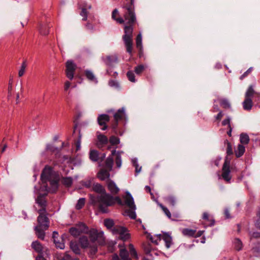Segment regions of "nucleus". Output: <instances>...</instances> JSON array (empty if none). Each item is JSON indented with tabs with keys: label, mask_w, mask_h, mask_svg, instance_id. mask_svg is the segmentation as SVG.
<instances>
[{
	"label": "nucleus",
	"mask_w": 260,
	"mask_h": 260,
	"mask_svg": "<svg viewBox=\"0 0 260 260\" xmlns=\"http://www.w3.org/2000/svg\"><path fill=\"white\" fill-rule=\"evenodd\" d=\"M258 215L259 216V218L256 220L255 225L257 228L260 229V208L258 212Z\"/></svg>",
	"instance_id": "56"
},
{
	"label": "nucleus",
	"mask_w": 260,
	"mask_h": 260,
	"mask_svg": "<svg viewBox=\"0 0 260 260\" xmlns=\"http://www.w3.org/2000/svg\"><path fill=\"white\" fill-rule=\"evenodd\" d=\"M137 47L141 50L142 49V37L141 33H139L136 38Z\"/></svg>",
	"instance_id": "29"
},
{
	"label": "nucleus",
	"mask_w": 260,
	"mask_h": 260,
	"mask_svg": "<svg viewBox=\"0 0 260 260\" xmlns=\"http://www.w3.org/2000/svg\"><path fill=\"white\" fill-rule=\"evenodd\" d=\"M125 205L129 208L125 211L124 215L128 216L132 219H135L136 214L135 212L136 206L134 204V199L131 193L128 192H126V195L124 197Z\"/></svg>",
	"instance_id": "6"
},
{
	"label": "nucleus",
	"mask_w": 260,
	"mask_h": 260,
	"mask_svg": "<svg viewBox=\"0 0 260 260\" xmlns=\"http://www.w3.org/2000/svg\"><path fill=\"white\" fill-rule=\"evenodd\" d=\"M113 165V159L112 157H109L106 160L105 167L108 171H111L112 169Z\"/></svg>",
	"instance_id": "27"
},
{
	"label": "nucleus",
	"mask_w": 260,
	"mask_h": 260,
	"mask_svg": "<svg viewBox=\"0 0 260 260\" xmlns=\"http://www.w3.org/2000/svg\"><path fill=\"white\" fill-rule=\"evenodd\" d=\"M129 250L131 256L133 258H137L138 255L137 252L135 250L134 246L131 244L129 245Z\"/></svg>",
	"instance_id": "37"
},
{
	"label": "nucleus",
	"mask_w": 260,
	"mask_h": 260,
	"mask_svg": "<svg viewBox=\"0 0 260 260\" xmlns=\"http://www.w3.org/2000/svg\"><path fill=\"white\" fill-rule=\"evenodd\" d=\"M182 233L184 236L197 237L201 236L203 232L200 231L196 233V231L194 230L184 229L182 230Z\"/></svg>",
	"instance_id": "15"
},
{
	"label": "nucleus",
	"mask_w": 260,
	"mask_h": 260,
	"mask_svg": "<svg viewBox=\"0 0 260 260\" xmlns=\"http://www.w3.org/2000/svg\"><path fill=\"white\" fill-rule=\"evenodd\" d=\"M240 140L241 143L243 144H247L249 141L248 136L246 134H242L240 137Z\"/></svg>",
	"instance_id": "30"
},
{
	"label": "nucleus",
	"mask_w": 260,
	"mask_h": 260,
	"mask_svg": "<svg viewBox=\"0 0 260 260\" xmlns=\"http://www.w3.org/2000/svg\"><path fill=\"white\" fill-rule=\"evenodd\" d=\"M109 116L107 114H101L98 117L99 124L102 126L101 129L105 130L107 128V123L109 121Z\"/></svg>",
	"instance_id": "11"
},
{
	"label": "nucleus",
	"mask_w": 260,
	"mask_h": 260,
	"mask_svg": "<svg viewBox=\"0 0 260 260\" xmlns=\"http://www.w3.org/2000/svg\"><path fill=\"white\" fill-rule=\"evenodd\" d=\"M85 200L84 198H80L76 205V208L78 210L81 209L84 205Z\"/></svg>",
	"instance_id": "39"
},
{
	"label": "nucleus",
	"mask_w": 260,
	"mask_h": 260,
	"mask_svg": "<svg viewBox=\"0 0 260 260\" xmlns=\"http://www.w3.org/2000/svg\"><path fill=\"white\" fill-rule=\"evenodd\" d=\"M252 252L256 256L260 255V245H258L257 247H253Z\"/></svg>",
	"instance_id": "49"
},
{
	"label": "nucleus",
	"mask_w": 260,
	"mask_h": 260,
	"mask_svg": "<svg viewBox=\"0 0 260 260\" xmlns=\"http://www.w3.org/2000/svg\"><path fill=\"white\" fill-rule=\"evenodd\" d=\"M209 218V215L207 213L205 212L203 215V218L206 220H208Z\"/></svg>",
	"instance_id": "62"
},
{
	"label": "nucleus",
	"mask_w": 260,
	"mask_h": 260,
	"mask_svg": "<svg viewBox=\"0 0 260 260\" xmlns=\"http://www.w3.org/2000/svg\"><path fill=\"white\" fill-rule=\"evenodd\" d=\"M62 182L66 186L69 187L72 184L73 179L71 177L63 178Z\"/></svg>",
	"instance_id": "34"
},
{
	"label": "nucleus",
	"mask_w": 260,
	"mask_h": 260,
	"mask_svg": "<svg viewBox=\"0 0 260 260\" xmlns=\"http://www.w3.org/2000/svg\"><path fill=\"white\" fill-rule=\"evenodd\" d=\"M144 66L143 65L140 64L137 66L135 68V72L137 74L139 75L144 71Z\"/></svg>",
	"instance_id": "47"
},
{
	"label": "nucleus",
	"mask_w": 260,
	"mask_h": 260,
	"mask_svg": "<svg viewBox=\"0 0 260 260\" xmlns=\"http://www.w3.org/2000/svg\"><path fill=\"white\" fill-rule=\"evenodd\" d=\"M127 77L128 79V80L132 82H135L136 81V80H135V75L133 73V72L132 71H128L127 73Z\"/></svg>",
	"instance_id": "48"
},
{
	"label": "nucleus",
	"mask_w": 260,
	"mask_h": 260,
	"mask_svg": "<svg viewBox=\"0 0 260 260\" xmlns=\"http://www.w3.org/2000/svg\"><path fill=\"white\" fill-rule=\"evenodd\" d=\"M85 75L86 77L91 81L95 83H96L98 82L96 78H95L93 73L91 71L89 70H86L85 71Z\"/></svg>",
	"instance_id": "21"
},
{
	"label": "nucleus",
	"mask_w": 260,
	"mask_h": 260,
	"mask_svg": "<svg viewBox=\"0 0 260 260\" xmlns=\"http://www.w3.org/2000/svg\"><path fill=\"white\" fill-rule=\"evenodd\" d=\"M222 115H223V114H222V112H220L217 114V115L216 116V118L217 119H221V118L222 117Z\"/></svg>",
	"instance_id": "63"
},
{
	"label": "nucleus",
	"mask_w": 260,
	"mask_h": 260,
	"mask_svg": "<svg viewBox=\"0 0 260 260\" xmlns=\"http://www.w3.org/2000/svg\"><path fill=\"white\" fill-rule=\"evenodd\" d=\"M41 179L44 185L40 187V190L52 192L56 191L58 187V177L51 168L45 167L42 173Z\"/></svg>",
	"instance_id": "4"
},
{
	"label": "nucleus",
	"mask_w": 260,
	"mask_h": 260,
	"mask_svg": "<svg viewBox=\"0 0 260 260\" xmlns=\"http://www.w3.org/2000/svg\"><path fill=\"white\" fill-rule=\"evenodd\" d=\"M234 245L235 248L237 250H240L242 249L243 244L241 241L239 239H235L234 241Z\"/></svg>",
	"instance_id": "32"
},
{
	"label": "nucleus",
	"mask_w": 260,
	"mask_h": 260,
	"mask_svg": "<svg viewBox=\"0 0 260 260\" xmlns=\"http://www.w3.org/2000/svg\"><path fill=\"white\" fill-rule=\"evenodd\" d=\"M108 170H102L98 173V177L102 180H104L106 179H109L110 173Z\"/></svg>",
	"instance_id": "18"
},
{
	"label": "nucleus",
	"mask_w": 260,
	"mask_h": 260,
	"mask_svg": "<svg viewBox=\"0 0 260 260\" xmlns=\"http://www.w3.org/2000/svg\"><path fill=\"white\" fill-rule=\"evenodd\" d=\"M89 235L90 240L92 242L98 241L100 244H103L104 243L105 238L103 232H98L96 230L92 229L89 232Z\"/></svg>",
	"instance_id": "8"
},
{
	"label": "nucleus",
	"mask_w": 260,
	"mask_h": 260,
	"mask_svg": "<svg viewBox=\"0 0 260 260\" xmlns=\"http://www.w3.org/2000/svg\"><path fill=\"white\" fill-rule=\"evenodd\" d=\"M245 150V147L243 145L239 144L237 149L235 150V154L236 156L237 157L241 156L244 154Z\"/></svg>",
	"instance_id": "22"
},
{
	"label": "nucleus",
	"mask_w": 260,
	"mask_h": 260,
	"mask_svg": "<svg viewBox=\"0 0 260 260\" xmlns=\"http://www.w3.org/2000/svg\"><path fill=\"white\" fill-rule=\"evenodd\" d=\"M92 189L99 194L96 197L90 196V201L101 212L104 213L109 212L108 208L113 206L116 203L120 205H122V202L119 197H114L107 193L104 187L101 184L99 183L93 184Z\"/></svg>",
	"instance_id": "2"
},
{
	"label": "nucleus",
	"mask_w": 260,
	"mask_h": 260,
	"mask_svg": "<svg viewBox=\"0 0 260 260\" xmlns=\"http://www.w3.org/2000/svg\"><path fill=\"white\" fill-rule=\"evenodd\" d=\"M123 9H124V19L122 17L116 18V15L118 14V12L116 9L113 11L112 17L119 23H125L128 25L124 27V35L122 37V39L127 52L132 55L133 51V25L136 21V17L132 8L124 7L123 8Z\"/></svg>",
	"instance_id": "1"
},
{
	"label": "nucleus",
	"mask_w": 260,
	"mask_h": 260,
	"mask_svg": "<svg viewBox=\"0 0 260 260\" xmlns=\"http://www.w3.org/2000/svg\"><path fill=\"white\" fill-rule=\"evenodd\" d=\"M71 82L68 81H67L65 82L64 83V89L65 91H67L69 88L71 87Z\"/></svg>",
	"instance_id": "58"
},
{
	"label": "nucleus",
	"mask_w": 260,
	"mask_h": 260,
	"mask_svg": "<svg viewBox=\"0 0 260 260\" xmlns=\"http://www.w3.org/2000/svg\"><path fill=\"white\" fill-rule=\"evenodd\" d=\"M117 60V57L116 55H112V56H106L105 62V63L109 65L113 62H115Z\"/></svg>",
	"instance_id": "28"
},
{
	"label": "nucleus",
	"mask_w": 260,
	"mask_h": 260,
	"mask_svg": "<svg viewBox=\"0 0 260 260\" xmlns=\"http://www.w3.org/2000/svg\"><path fill=\"white\" fill-rule=\"evenodd\" d=\"M166 202L170 205L174 206L176 204V199L172 196L165 198Z\"/></svg>",
	"instance_id": "36"
},
{
	"label": "nucleus",
	"mask_w": 260,
	"mask_h": 260,
	"mask_svg": "<svg viewBox=\"0 0 260 260\" xmlns=\"http://www.w3.org/2000/svg\"><path fill=\"white\" fill-rule=\"evenodd\" d=\"M70 248L75 254H80V250L76 242L71 241L70 242Z\"/></svg>",
	"instance_id": "23"
},
{
	"label": "nucleus",
	"mask_w": 260,
	"mask_h": 260,
	"mask_svg": "<svg viewBox=\"0 0 260 260\" xmlns=\"http://www.w3.org/2000/svg\"><path fill=\"white\" fill-rule=\"evenodd\" d=\"M253 69L252 67L249 68L240 77L241 79L245 78L249 73H250Z\"/></svg>",
	"instance_id": "53"
},
{
	"label": "nucleus",
	"mask_w": 260,
	"mask_h": 260,
	"mask_svg": "<svg viewBox=\"0 0 260 260\" xmlns=\"http://www.w3.org/2000/svg\"><path fill=\"white\" fill-rule=\"evenodd\" d=\"M243 107L245 110H250L252 106V99H247L245 98V100L243 102Z\"/></svg>",
	"instance_id": "19"
},
{
	"label": "nucleus",
	"mask_w": 260,
	"mask_h": 260,
	"mask_svg": "<svg viewBox=\"0 0 260 260\" xmlns=\"http://www.w3.org/2000/svg\"><path fill=\"white\" fill-rule=\"evenodd\" d=\"M230 159L226 156L222 167V172L221 174L222 178L227 182H230L232 178L231 174V172L235 171V168L232 167L231 170L230 168Z\"/></svg>",
	"instance_id": "7"
},
{
	"label": "nucleus",
	"mask_w": 260,
	"mask_h": 260,
	"mask_svg": "<svg viewBox=\"0 0 260 260\" xmlns=\"http://www.w3.org/2000/svg\"><path fill=\"white\" fill-rule=\"evenodd\" d=\"M226 153L228 155H230L233 154L232 147L229 142L227 143Z\"/></svg>",
	"instance_id": "50"
},
{
	"label": "nucleus",
	"mask_w": 260,
	"mask_h": 260,
	"mask_svg": "<svg viewBox=\"0 0 260 260\" xmlns=\"http://www.w3.org/2000/svg\"><path fill=\"white\" fill-rule=\"evenodd\" d=\"M159 206L160 207L161 209L163 210L164 212L165 213V214L167 215V216L171 219V214L168 209L165 206H164L162 204H159Z\"/></svg>",
	"instance_id": "41"
},
{
	"label": "nucleus",
	"mask_w": 260,
	"mask_h": 260,
	"mask_svg": "<svg viewBox=\"0 0 260 260\" xmlns=\"http://www.w3.org/2000/svg\"><path fill=\"white\" fill-rule=\"evenodd\" d=\"M224 214L226 218H230L231 217L229 211L228 209H225L224 211Z\"/></svg>",
	"instance_id": "61"
},
{
	"label": "nucleus",
	"mask_w": 260,
	"mask_h": 260,
	"mask_svg": "<svg viewBox=\"0 0 260 260\" xmlns=\"http://www.w3.org/2000/svg\"><path fill=\"white\" fill-rule=\"evenodd\" d=\"M109 85L112 87H113V86L117 87L118 86V83L116 81H113V80L110 81L109 82Z\"/></svg>",
	"instance_id": "59"
},
{
	"label": "nucleus",
	"mask_w": 260,
	"mask_h": 260,
	"mask_svg": "<svg viewBox=\"0 0 260 260\" xmlns=\"http://www.w3.org/2000/svg\"><path fill=\"white\" fill-rule=\"evenodd\" d=\"M115 162L117 168H120L121 166L122 160L121 157V154L119 152H118L116 154Z\"/></svg>",
	"instance_id": "38"
},
{
	"label": "nucleus",
	"mask_w": 260,
	"mask_h": 260,
	"mask_svg": "<svg viewBox=\"0 0 260 260\" xmlns=\"http://www.w3.org/2000/svg\"><path fill=\"white\" fill-rule=\"evenodd\" d=\"M12 80H10L8 86V96H11V92L12 90Z\"/></svg>",
	"instance_id": "51"
},
{
	"label": "nucleus",
	"mask_w": 260,
	"mask_h": 260,
	"mask_svg": "<svg viewBox=\"0 0 260 260\" xmlns=\"http://www.w3.org/2000/svg\"><path fill=\"white\" fill-rule=\"evenodd\" d=\"M81 246L83 248H86L89 247V241L88 240V238L86 236H82L80 238L79 240Z\"/></svg>",
	"instance_id": "20"
},
{
	"label": "nucleus",
	"mask_w": 260,
	"mask_h": 260,
	"mask_svg": "<svg viewBox=\"0 0 260 260\" xmlns=\"http://www.w3.org/2000/svg\"><path fill=\"white\" fill-rule=\"evenodd\" d=\"M120 256L122 260H131L129 257L128 252L125 248L120 249Z\"/></svg>",
	"instance_id": "25"
},
{
	"label": "nucleus",
	"mask_w": 260,
	"mask_h": 260,
	"mask_svg": "<svg viewBox=\"0 0 260 260\" xmlns=\"http://www.w3.org/2000/svg\"><path fill=\"white\" fill-rule=\"evenodd\" d=\"M159 240L162 239L165 242L166 247L167 248H169L173 244L172 238L170 234L168 233H165L162 235H158L157 236Z\"/></svg>",
	"instance_id": "14"
},
{
	"label": "nucleus",
	"mask_w": 260,
	"mask_h": 260,
	"mask_svg": "<svg viewBox=\"0 0 260 260\" xmlns=\"http://www.w3.org/2000/svg\"><path fill=\"white\" fill-rule=\"evenodd\" d=\"M106 184L108 189L112 194H116L119 191V188L113 181L108 179L106 181Z\"/></svg>",
	"instance_id": "13"
},
{
	"label": "nucleus",
	"mask_w": 260,
	"mask_h": 260,
	"mask_svg": "<svg viewBox=\"0 0 260 260\" xmlns=\"http://www.w3.org/2000/svg\"><path fill=\"white\" fill-rule=\"evenodd\" d=\"M97 138L98 140V145L100 147V145H104L108 143V140L106 136L104 135L97 133Z\"/></svg>",
	"instance_id": "17"
},
{
	"label": "nucleus",
	"mask_w": 260,
	"mask_h": 260,
	"mask_svg": "<svg viewBox=\"0 0 260 260\" xmlns=\"http://www.w3.org/2000/svg\"><path fill=\"white\" fill-rule=\"evenodd\" d=\"M80 230H78L76 226L71 228L70 229V234L74 237H77L81 234L80 232Z\"/></svg>",
	"instance_id": "35"
},
{
	"label": "nucleus",
	"mask_w": 260,
	"mask_h": 260,
	"mask_svg": "<svg viewBox=\"0 0 260 260\" xmlns=\"http://www.w3.org/2000/svg\"><path fill=\"white\" fill-rule=\"evenodd\" d=\"M37 203L41 207L38 211L39 216L38 217V225L35 227L36 233L38 237L43 239L45 237L44 231L47 230L49 227V221L46 216V202L44 199L41 196L38 197L36 199Z\"/></svg>",
	"instance_id": "3"
},
{
	"label": "nucleus",
	"mask_w": 260,
	"mask_h": 260,
	"mask_svg": "<svg viewBox=\"0 0 260 260\" xmlns=\"http://www.w3.org/2000/svg\"><path fill=\"white\" fill-rule=\"evenodd\" d=\"M81 136L80 135L76 143V150H79L81 148Z\"/></svg>",
	"instance_id": "54"
},
{
	"label": "nucleus",
	"mask_w": 260,
	"mask_h": 260,
	"mask_svg": "<svg viewBox=\"0 0 260 260\" xmlns=\"http://www.w3.org/2000/svg\"><path fill=\"white\" fill-rule=\"evenodd\" d=\"M125 116V110L124 108H122L118 110L117 112H116L114 114V118L115 120V123L112 125V128L113 129L115 133L117 134V132L116 131V127L117 126V122L122 119L124 118Z\"/></svg>",
	"instance_id": "10"
},
{
	"label": "nucleus",
	"mask_w": 260,
	"mask_h": 260,
	"mask_svg": "<svg viewBox=\"0 0 260 260\" xmlns=\"http://www.w3.org/2000/svg\"><path fill=\"white\" fill-rule=\"evenodd\" d=\"M54 244H55V246L61 249H62L64 248V244L62 242V240L61 239V241L59 240H55V241L54 242Z\"/></svg>",
	"instance_id": "42"
},
{
	"label": "nucleus",
	"mask_w": 260,
	"mask_h": 260,
	"mask_svg": "<svg viewBox=\"0 0 260 260\" xmlns=\"http://www.w3.org/2000/svg\"><path fill=\"white\" fill-rule=\"evenodd\" d=\"M250 238H259L260 237V233L254 232L252 234L249 233Z\"/></svg>",
	"instance_id": "57"
},
{
	"label": "nucleus",
	"mask_w": 260,
	"mask_h": 260,
	"mask_svg": "<svg viewBox=\"0 0 260 260\" xmlns=\"http://www.w3.org/2000/svg\"><path fill=\"white\" fill-rule=\"evenodd\" d=\"M112 260H120L117 254H114L113 256Z\"/></svg>",
	"instance_id": "64"
},
{
	"label": "nucleus",
	"mask_w": 260,
	"mask_h": 260,
	"mask_svg": "<svg viewBox=\"0 0 260 260\" xmlns=\"http://www.w3.org/2000/svg\"><path fill=\"white\" fill-rule=\"evenodd\" d=\"M46 150L53 152H57L58 151V148L51 144H48L46 146Z\"/></svg>",
	"instance_id": "44"
},
{
	"label": "nucleus",
	"mask_w": 260,
	"mask_h": 260,
	"mask_svg": "<svg viewBox=\"0 0 260 260\" xmlns=\"http://www.w3.org/2000/svg\"><path fill=\"white\" fill-rule=\"evenodd\" d=\"M132 162L133 166L135 167V171L137 174L140 173L141 171V167H139L138 163V159L137 158H133L132 159Z\"/></svg>",
	"instance_id": "31"
},
{
	"label": "nucleus",
	"mask_w": 260,
	"mask_h": 260,
	"mask_svg": "<svg viewBox=\"0 0 260 260\" xmlns=\"http://www.w3.org/2000/svg\"><path fill=\"white\" fill-rule=\"evenodd\" d=\"M254 94H257L258 96H260V93H257L254 91L253 86L252 85H250L249 86L245 93V98L247 99H252V98Z\"/></svg>",
	"instance_id": "16"
},
{
	"label": "nucleus",
	"mask_w": 260,
	"mask_h": 260,
	"mask_svg": "<svg viewBox=\"0 0 260 260\" xmlns=\"http://www.w3.org/2000/svg\"><path fill=\"white\" fill-rule=\"evenodd\" d=\"M58 237V233L56 232H53L52 237L53 238L54 242L55 241V240H57Z\"/></svg>",
	"instance_id": "60"
},
{
	"label": "nucleus",
	"mask_w": 260,
	"mask_h": 260,
	"mask_svg": "<svg viewBox=\"0 0 260 260\" xmlns=\"http://www.w3.org/2000/svg\"><path fill=\"white\" fill-rule=\"evenodd\" d=\"M76 66L72 60H68L66 62V76L70 80H72L74 76V72Z\"/></svg>",
	"instance_id": "9"
},
{
	"label": "nucleus",
	"mask_w": 260,
	"mask_h": 260,
	"mask_svg": "<svg viewBox=\"0 0 260 260\" xmlns=\"http://www.w3.org/2000/svg\"><path fill=\"white\" fill-rule=\"evenodd\" d=\"M221 106L224 108H230V104L229 101L226 99H222L220 101Z\"/></svg>",
	"instance_id": "45"
},
{
	"label": "nucleus",
	"mask_w": 260,
	"mask_h": 260,
	"mask_svg": "<svg viewBox=\"0 0 260 260\" xmlns=\"http://www.w3.org/2000/svg\"><path fill=\"white\" fill-rule=\"evenodd\" d=\"M49 255V253L48 252V254H46L45 253H43L42 254H39V255L36 257V260H46L44 256H48Z\"/></svg>",
	"instance_id": "52"
},
{
	"label": "nucleus",
	"mask_w": 260,
	"mask_h": 260,
	"mask_svg": "<svg viewBox=\"0 0 260 260\" xmlns=\"http://www.w3.org/2000/svg\"><path fill=\"white\" fill-rule=\"evenodd\" d=\"M26 64L25 62H23L20 67V69L18 72V76L22 77L25 73Z\"/></svg>",
	"instance_id": "40"
},
{
	"label": "nucleus",
	"mask_w": 260,
	"mask_h": 260,
	"mask_svg": "<svg viewBox=\"0 0 260 260\" xmlns=\"http://www.w3.org/2000/svg\"><path fill=\"white\" fill-rule=\"evenodd\" d=\"M89 157H90V159L93 161H97L99 158L98 152L95 150H90V153H89Z\"/></svg>",
	"instance_id": "26"
},
{
	"label": "nucleus",
	"mask_w": 260,
	"mask_h": 260,
	"mask_svg": "<svg viewBox=\"0 0 260 260\" xmlns=\"http://www.w3.org/2000/svg\"><path fill=\"white\" fill-rule=\"evenodd\" d=\"M110 142L112 145L118 144L120 142L119 139L115 136H112L110 138Z\"/></svg>",
	"instance_id": "46"
},
{
	"label": "nucleus",
	"mask_w": 260,
	"mask_h": 260,
	"mask_svg": "<svg viewBox=\"0 0 260 260\" xmlns=\"http://www.w3.org/2000/svg\"><path fill=\"white\" fill-rule=\"evenodd\" d=\"M32 248L37 252L39 254H42L45 253L48 254V249L46 247H44L42 245L37 241L33 242L31 244Z\"/></svg>",
	"instance_id": "12"
},
{
	"label": "nucleus",
	"mask_w": 260,
	"mask_h": 260,
	"mask_svg": "<svg viewBox=\"0 0 260 260\" xmlns=\"http://www.w3.org/2000/svg\"><path fill=\"white\" fill-rule=\"evenodd\" d=\"M57 258L58 260H73L68 254H60Z\"/></svg>",
	"instance_id": "43"
},
{
	"label": "nucleus",
	"mask_w": 260,
	"mask_h": 260,
	"mask_svg": "<svg viewBox=\"0 0 260 260\" xmlns=\"http://www.w3.org/2000/svg\"><path fill=\"white\" fill-rule=\"evenodd\" d=\"M91 8L90 5L84 6L81 9L82 11L81 12L80 15L83 17V20H85L87 17V10L90 9Z\"/></svg>",
	"instance_id": "24"
},
{
	"label": "nucleus",
	"mask_w": 260,
	"mask_h": 260,
	"mask_svg": "<svg viewBox=\"0 0 260 260\" xmlns=\"http://www.w3.org/2000/svg\"><path fill=\"white\" fill-rule=\"evenodd\" d=\"M105 225L109 229H111V231L114 235H118L119 238L123 241H125L130 238V234L126 229L120 226H115L113 228L114 221L112 219H107L104 220Z\"/></svg>",
	"instance_id": "5"
},
{
	"label": "nucleus",
	"mask_w": 260,
	"mask_h": 260,
	"mask_svg": "<svg viewBox=\"0 0 260 260\" xmlns=\"http://www.w3.org/2000/svg\"><path fill=\"white\" fill-rule=\"evenodd\" d=\"M76 227L77 228L78 230H80V232L81 234L82 233H86L88 232L87 226L83 223H79L76 225Z\"/></svg>",
	"instance_id": "33"
},
{
	"label": "nucleus",
	"mask_w": 260,
	"mask_h": 260,
	"mask_svg": "<svg viewBox=\"0 0 260 260\" xmlns=\"http://www.w3.org/2000/svg\"><path fill=\"white\" fill-rule=\"evenodd\" d=\"M230 120H231L230 118L229 117H228L226 119H224L222 121V124L223 125H228L229 127H230V126H231Z\"/></svg>",
	"instance_id": "55"
}]
</instances>
